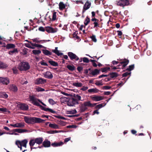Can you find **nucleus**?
<instances>
[{
  "label": "nucleus",
  "mask_w": 152,
  "mask_h": 152,
  "mask_svg": "<svg viewBox=\"0 0 152 152\" xmlns=\"http://www.w3.org/2000/svg\"><path fill=\"white\" fill-rule=\"evenodd\" d=\"M29 98L30 101H32V103L35 105L39 107L42 110H44L45 111H49L52 113H56V112L53 110L52 109L49 108H46L45 107L41 105L37 101L40 102L42 105L44 106H46V105L42 102L39 99L36 98L34 95L29 96Z\"/></svg>",
  "instance_id": "f257e3e1"
},
{
  "label": "nucleus",
  "mask_w": 152,
  "mask_h": 152,
  "mask_svg": "<svg viewBox=\"0 0 152 152\" xmlns=\"http://www.w3.org/2000/svg\"><path fill=\"white\" fill-rule=\"evenodd\" d=\"M24 118L25 122L28 124H34L35 123H42L45 121L39 118L34 117L26 116Z\"/></svg>",
  "instance_id": "f03ea898"
},
{
  "label": "nucleus",
  "mask_w": 152,
  "mask_h": 152,
  "mask_svg": "<svg viewBox=\"0 0 152 152\" xmlns=\"http://www.w3.org/2000/svg\"><path fill=\"white\" fill-rule=\"evenodd\" d=\"M30 66L29 63L26 62L22 61L18 65V68L20 71H26L30 68Z\"/></svg>",
  "instance_id": "7ed1b4c3"
},
{
  "label": "nucleus",
  "mask_w": 152,
  "mask_h": 152,
  "mask_svg": "<svg viewBox=\"0 0 152 152\" xmlns=\"http://www.w3.org/2000/svg\"><path fill=\"white\" fill-rule=\"evenodd\" d=\"M134 0H119L116 1L118 5L122 7L123 8L125 6L131 5Z\"/></svg>",
  "instance_id": "20e7f679"
},
{
  "label": "nucleus",
  "mask_w": 152,
  "mask_h": 152,
  "mask_svg": "<svg viewBox=\"0 0 152 152\" xmlns=\"http://www.w3.org/2000/svg\"><path fill=\"white\" fill-rule=\"evenodd\" d=\"M28 142V140L26 139H24L21 141L20 140H17L16 141V144L17 145L19 148H20V150H22V146L25 148L26 147L27 144Z\"/></svg>",
  "instance_id": "39448f33"
},
{
  "label": "nucleus",
  "mask_w": 152,
  "mask_h": 152,
  "mask_svg": "<svg viewBox=\"0 0 152 152\" xmlns=\"http://www.w3.org/2000/svg\"><path fill=\"white\" fill-rule=\"evenodd\" d=\"M118 60H119L120 61V64H121L122 65L121 66V69H125L126 66L128 65L129 63V60L127 59L124 58L121 59H117Z\"/></svg>",
  "instance_id": "423d86ee"
},
{
  "label": "nucleus",
  "mask_w": 152,
  "mask_h": 152,
  "mask_svg": "<svg viewBox=\"0 0 152 152\" xmlns=\"http://www.w3.org/2000/svg\"><path fill=\"white\" fill-rule=\"evenodd\" d=\"M68 56L70 59L72 61H77L79 60V58L75 54L72 52H69L68 53Z\"/></svg>",
  "instance_id": "0eeeda50"
},
{
  "label": "nucleus",
  "mask_w": 152,
  "mask_h": 152,
  "mask_svg": "<svg viewBox=\"0 0 152 152\" xmlns=\"http://www.w3.org/2000/svg\"><path fill=\"white\" fill-rule=\"evenodd\" d=\"M87 102H84L80 106V111L81 113L83 112L88 109L87 107H88Z\"/></svg>",
  "instance_id": "6e6552de"
},
{
  "label": "nucleus",
  "mask_w": 152,
  "mask_h": 152,
  "mask_svg": "<svg viewBox=\"0 0 152 152\" xmlns=\"http://www.w3.org/2000/svg\"><path fill=\"white\" fill-rule=\"evenodd\" d=\"M79 104L78 102L74 98H72L68 102L67 105L69 106H73L75 104Z\"/></svg>",
  "instance_id": "1a4fd4ad"
},
{
  "label": "nucleus",
  "mask_w": 152,
  "mask_h": 152,
  "mask_svg": "<svg viewBox=\"0 0 152 152\" xmlns=\"http://www.w3.org/2000/svg\"><path fill=\"white\" fill-rule=\"evenodd\" d=\"M91 5V3L89 1L87 0L84 4L82 11L83 14L88 9Z\"/></svg>",
  "instance_id": "9d476101"
},
{
  "label": "nucleus",
  "mask_w": 152,
  "mask_h": 152,
  "mask_svg": "<svg viewBox=\"0 0 152 152\" xmlns=\"http://www.w3.org/2000/svg\"><path fill=\"white\" fill-rule=\"evenodd\" d=\"M47 82V80L42 78H38L35 81L34 83L35 85H38L40 84H43Z\"/></svg>",
  "instance_id": "9b49d317"
},
{
  "label": "nucleus",
  "mask_w": 152,
  "mask_h": 152,
  "mask_svg": "<svg viewBox=\"0 0 152 152\" xmlns=\"http://www.w3.org/2000/svg\"><path fill=\"white\" fill-rule=\"evenodd\" d=\"M91 98L94 101L98 102L103 100L104 97L102 96L94 95L91 96Z\"/></svg>",
  "instance_id": "f8f14e48"
},
{
  "label": "nucleus",
  "mask_w": 152,
  "mask_h": 152,
  "mask_svg": "<svg viewBox=\"0 0 152 152\" xmlns=\"http://www.w3.org/2000/svg\"><path fill=\"white\" fill-rule=\"evenodd\" d=\"M91 21L94 22L93 24L94 25V28H95L96 27H99L101 28V27L100 26V24L99 23V20L98 19H97L95 18H93L91 19Z\"/></svg>",
  "instance_id": "ddd939ff"
},
{
  "label": "nucleus",
  "mask_w": 152,
  "mask_h": 152,
  "mask_svg": "<svg viewBox=\"0 0 152 152\" xmlns=\"http://www.w3.org/2000/svg\"><path fill=\"white\" fill-rule=\"evenodd\" d=\"M9 83V80L8 78L0 77V83L4 85H7Z\"/></svg>",
  "instance_id": "4468645a"
},
{
  "label": "nucleus",
  "mask_w": 152,
  "mask_h": 152,
  "mask_svg": "<svg viewBox=\"0 0 152 152\" xmlns=\"http://www.w3.org/2000/svg\"><path fill=\"white\" fill-rule=\"evenodd\" d=\"M45 31L48 33H54L57 31V29L56 28H54L52 27L48 26L46 27Z\"/></svg>",
  "instance_id": "2eb2a0df"
},
{
  "label": "nucleus",
  "mask_w": 152,
  "mask_h": 152,
  "mask_svg": "<svg viewBox=\"0 0 152 152\" xmlns=\"http://www.w3.org/2000/svg\"><path fill=\"white\" fill-rule=\"evenodd\" d=\"M44 77L48 79H52L53 76L52 74L50 72L47 71L46 72L43 73Z\"/></svg>",
  "instance_id": "dca6fc26"
},
{
  "label": "nucleus",
  "mask_w": 152,
  "mask_h": 152,
  "mask_svg": "<svg viewBox=\"0 0 152 152\" xmlns=\"http://www.w3.org/2000/svg\"><path fill=\"white\" fill-rule=\"evenodd\" d=\"M51 143L50 141L45 140L44 141L42 142V146L45 148H48L50 147Z\"/></svg>",
  "instance_id": "f3484780"
},
{
  "label": "nucleus",
  "mask_w": 152,
  "mask_h": 152,
  "mask_svg": "<svg viewBox=\"0 0 152 152\" xmlns=\"http://www.w3.org/2000/svg\"><path fill=\"white\" fill-rule=\"evenodd\" d=\"M19 107L21 110H27L28 109V106L24 103L20 104Z\"/></svg>",
  "instance_id": "a211bd4d"
},
{
  "label": "nucleus",
  "mask_w": 152,
  "mask_h": 152,
  "mask_svg": "<svg viewBox=\"0 0 152 152\" xmlns=\"http://www.w3.org/2000/svg\"><path fill=\"white\" fill-rule=\"evenodd\" d=\"M12 131L14 132H17L18 133H21L25 132H28V130L26 129H13L12 130Z\"/></svg>",
  "instance_id": "6ab92c4d"
},
{
  "label": "nucleus",
  "mask_w": 152,
  "mask_h": 152,
  "mask_svg": "<svg viewBox=\"0 0 152 152\" xmlns=\"http://www.w3.org/2000/svg\"><path fill=\"white\" fill-rule=\"evenodd\" d=\"M18 90L17 87L15 85H10V91L14 93L17 92Z\"/></svg>",
  "instance_id": "aec40b11"
},
{
  "label": "nucleus",
  "mask_w": 152,
  "mask_h": 152,
  "mask_svg": "<svg viewBox=\"0 0 152 152\" xmlns=\"http://www.w3.org/2000/svg\"><path fill=\"white\" fill-rule=\"evenodd\" d=\"M100 70V69L99 70L97 69H94V70L92 71L91 72L89 73V74L93 76L97 75L99 74Z\"/></svg>",
  "instance_id": "412c9836"
},
{
  "label": "nucleus",
  "mask_w": 152,
  "mask_h": 152,
  "mask_svg": "<svg viewBox=\"0 0 152 152\" xmlns=\"http://www.w3.org/2000/svg\"><path fill=\"white\" fill-rule=\"evenodd\" d=\"M108 76H110L111 79H114L117 77L118 76V74L116 72H110L108 75Z\"/></svg>",
  "instance_id": "4be33fe9"
},
{
  "label": "nucleus",
  "mask_w": 152,
  "mask_h": 152,
  "mask_svg": "<svg viewBox=\"0 0 152 152\" xmlns=\"http://www.w3.org/2000/svg\"><path fill=\"white\" fill-rule=\"evenodd\" d=\"M36 143L39 145L42 143L43 139L42 137H39V138H37L34 139Z\"/></svg>",
  "instance_id": "5701e85b"
},
{
  "label": "nucleus",
  "mask_w": 152,
  "mask_h": 152,
  "mask_svg": "<svg viewBox=\"0 0 152 152\" xmlns=\"http://www.w3.org/2000/svg\"><path fill=\"white\" fill-rule=\"evenodd\" d=\"M58 47H55V50H52V52L55 53L58 56L63 55V53L59 52V51L58 50Z\"/></svg>",
  "instance_id": "b1692460"
},
{
  "label": "nucleus",
  "mask_w": 152,
  "mask_h": 152,
  "mask_svg": "<svg viewBox=\"0 0 152 152\" xmlns=\"http://www.w3.org/2000/svg\"><path fill=\"white\" fill-rule=\"evenodd\" d=\"M48 62L51 65L53 66H58V64L57 62L53 61L51 59L49 60Z\"/></svg>",
  "instance_id": "393cba45"
},
{
  "label": "nucleus",
  "mask_w": 152,
  "mask_h": 152,
  "mask_svg": "<svg viewBox=\"0 0 152 152\" xmlns=\"http://www.w3.org/2000/svg\"><path fill=\"white\" fill-rule=\"evenodd\" d=\"M59 8L60 10L64 9L66 7V5L62 2H61L59 4Z\"/></svg>",
  "instance_id": "a878e982"
},
{
  "label": "nucleus",
  "mask_w": 152,
  "mask_h": 152,
  "mask_svg": "<svg viewBox=\"0 0 152 152\" xmlns=\"http://www.w3.org/2000/svg\"><path fill=\"white\" fill-rule=\"evenodd\" d=\"M39 38H36L34 39H32V40L34 42H36L37 43H40V42L42 41H44L45 42H49L50 41V40H39L38 39Z\"/></svg>",
  "instance_id": "bb28decb"
},
{
  "label": "nucleus",
  "mask_w": 152,
  "mask_h": 152,
  "mask_svg": "<svg viewBox=\"0 0 152 152\" xmlns=\"http://www.w3.org/2000/svg\"><path fill=\"white\" fill-rule=\"evenodd\" d=\"M63 143L62 142H54L52 143L51 145L53 147H56L61 145Z\"/></svg>",
  "instance_id": "cd10ccee"
},
{
  "label": "nucleus",
  "mask_w": 152,
  "mask_h": 152,
  "mask_svg": "<svg viewBox=\"0 0 152 152\" xmlns=\"http://www.w3.org/2000/svg\"><path fill=\"white\" fill-rule=\"evenodd\" d=\"M36 143L34 139L31 140L29 142V144L30 146L31 150L32 151L33 149V146Z\"/></svg>",
  "instance_id": "c85d7f7f"
},
{
  "label": "nucleus",
  "mask_w": 152,
  "mask_h": 152,
  "mask_svg": "<svg viewBox=\"0 0 152 152\" xmlns=\"http://www.w3.org/2000/svg\"><path fill=\"white\" fill-rule=\"evenodd\" d=\"M7 67V65L6 64L0 61V69L6 68Z\"/></svg>",
  "instance_id": "c756f323"
},
{
  "label": "nucleus",
  "mask_w": 152,
  "mask_h": 152,
  "mask_svg": "<svg viewBox=\"0 0 152 152\" xmlns=\"http://www.w3.org/2000/svg\"><path fill=\"white\" fill-rule=\"evenodd\" d=\"M42 53L45 55L50 56L52 54L51 52L45 49H43L42 50Z\"/></svg>",
  "instance_id": "7c9ffc66"
},
{
  "label": "nucleus",
  "mask_w": 152,
  "mask_h": 152,
  "mask_svg": "<svg viewBox=\"0 0 152 152\" xmlns=\"http://www.w3.org/2000/svg\"><path fill=\"white\" fill-rule=\"evenodd\" d=\"M106 104V103H102L101 104H99L97 105L95 107V109H99L103 107Z\"/></svg>",
  "instance_id": "2f4dec72"
},
{
  "label": "nucleus",
  "mask_w": 152,
  "mask_h": 152,
  "mask_svg": "<svg viewBox=\"0 0 152 152\" xmlns=\"http://www.w3.org/2000/svg\"><path fill=\"white\" fill-rule=\"evenodd\" d=\"M49 126L51 128L55 129H59V126L55 124H53L50 123L49 125Z\"/></svg>",
  "instance_id": "473e14b6"
},
{
  "label": "nucleus",
  "mask_w": 152,
  "mask_h": 152,
  "mask_svg": "<svg viewBox=\"0 0 152 152\" xmlns=\"http://www.w3.org/2000/svg\"><path fill=\"white\" fill-rule=\"evenodd\" d=\"M66 67L69 70H70L71 71H73L75 70V67L73 65H67L66 66Z\"/></svg>",
  "instance_id": "72a5a7b5"
},
{
  "label": "nucleus",
  "mask_w": 152,
  "mask_h": 152,
  "mask_svg": "<svg viewBox=\"0 0 152 152\" xmlns=\"http://www.w3.org/2000/svg\"><path fill=\"white\" fill-rule=\"evenodd\" d=\"M99 90L96 88H92L88 89V91L90 93L94 92V93H97L99 92Z\"/></svg>",
  "instance_id": "f704fd0d"
},
{
  "label": "nucleus",
  "mask_w": 152,
  "mask_h": 152,
  "mask_svg": "<svg viewBox=\"0 0 152 152\" xmlns=\"http://www.w3.org/2000/svg\"><path fill=\"white\" fill-rule=\"evenodd\" d=\"M18 51L17 48H14L12 49H10V54H11V53L12 54L18 53Z\"/></svg>",
  "instance_id": "c9c22d12"
},
{
  "label": "nucleus",
  "mask_w": 152,
  "mask_h": 152,
  "mask_svg": "<svg viewBox=\"0 0 152 152\" xmlns=\"http://www.w3.org/2000/svg\"><path fill=\"white\" fill-rule=\"evenodd\" d=\"M32 53L35 55H38L41 53V51L39 50H32Z\"/></svg>",
  "instance_id": "e433bc0d"
},
{
  "label": "nucleus",
  "mask_w": 152,
  "mask_h": 152,
  "mask_svg": "<svg viewBox=\"0 0 152 152\" xmlns=\"http://www.w3.org/2000/svg\"><path fill=\"white\" fill-rule=\"evenodd\" d=\"M134 64L129 65V67L126 69V71H130L134 69Z\"/></svg>",
  "instance_id": "4c0bfd02"
},
{
  "label": "nucleus",
  "mask_w": 152,
  "mask_h": 152,
  "mask_svg": "<svg viewBox=\"0 0 152 152\" xmlns=\"http://www.w3.org/2000/svg\"><path fill=\"white\" fill-rule=\"evenodd\" d=\"M72 85L76 87H81L82 86V84L81 83L77 82L73 83Z\"/></svg>",
  "instance_id": "58836bf2"
},
{
  "label": "nucleus",
  "mask_w": 152,
  "mask_h": 152,
  "mask_svg": "<svg viewBox=\"0 0 152 152\" xmlns=\"http://www.w3.org/2000/svg\"><path fill=\"white\" fill-rule=\"evenodd\" d=\"M90 20L89 18L87 16L85 19V20L84 22V24L85 26H87L90 23Z\"/></svg>",
  "instance_id": "ea45409f"
},
{
  "label": "nucleus",
  "mask_w": 152,
  "mask_h": 152,
  "mask_svg": "<svg viewBox=\"0 0 152 152\" xmlns=\"http://www.w3.org/2000/svg\"><path fill=\"white\" fill-rule=\"evenodd\" d=\"M74 98L78 102L79 100H81V97L78 94H74Z\"/></svg>",
  "instance_id": "a19ab883"
},
{
  "label": "nucleus",
  "mask_w": 152,
  "mask_h": 152,
  "mask_svg": "<svg viewBox=\"0 0 152 152\" xmlns=\"http://www.w3.org/2000/svg\"><path fill=\"white\" fill-rule=\"evenodd\" d=\"M0 95H1V96L4 98H7L8 97V95L6 93L4 92H3L1 93L0 94Z\"/></svg>",
  "instance_id": "79ce46f5"
},
{
  "label": "nucleus",
  "mask_w": 152,
  "mask_h": 152,
  "mask_svg": "<svg viewBox=\"0 0 152 152\" xmlns=\"http://www.w3.org/2000/svg\"><path fill=\"white\" fill-rule=\"evenodd\" d=\"M88 104V107H92L96 106L97 104L96 103H95L94 104H91V103L90 101L87 102Z\"/></svg>",
  "instance_id": "37998d69"
},
{
  "label": "nucleus",
  "mask_w": 152,
  "mask_h": 152,
  "mask_svg": "<svg viewBox=\"0 0 152 152\" xmlns=\"http://www.w3.org/2000/svg\"><path fill=\"white\" fill-rule=\"evenodd\" d=\"M95 84L97 86H102L103 85L102 82V81H96Z\"/></svg>",
  "instance_id": "c03bdc74"
},
{
  "label": "nucleus",
  "mask_w": 152,
  "mask_h": 152,
  "mask_svg": "<svg viewBox=\"0 0 152 152\" xmlns=\"http://www.w3.org/2000/svg\"><path fill=\"white\" fill-rule=\"evenodd\" d=\"M90 38L93 42H97V39L96 38V36L95 35L92 34V36L90 37Z\"/></svg>",
  "instance_id": "a18cd8bd"
},
{
  "label": "nucleus",
  "mask_w": 152,
  "mask_h": 152,
  "mask_svg": "<svg viewBox=\"0 0 152 152\" xmlns=\"http://www.w3.org/2000/svg\"><path fill=\"white\" fill-rule=\"evenodd\" d=\"M68 113L70 114H74L77 113V111L76 110H71L68 111Z\"/></svg>",
  "instance_id": "49530a36"
},
{
  "label": "nucleus",
  "mask_w": 152,
  "mask_h": 152,
  "mask_svg": "<svg viewBox=\"0 0 152 152\" xmlns=\"http://www.w3.org/2000/svg\"><path fill=\"white\" fill-rule=\"evenodd\" d=\"M56 12H54L53 13L52 16V21H54L56 19Z\"/></svg>",
  "instance_id": "de8ad7c7"
},
{
  "label": "nucleus",
  "mask_w": 152,
  "mask_h": 152,
  "mask_svg": "<svg viewBox=\"0 0 152 152\" xmlns=\"http://www.w3.org/2000/svg\"><path fill=\"white\" fill-rule=\"evenodd\" d=\"M49 103L51 105H54L56 104L55 102L52 99H50L48 100Z\"/></svg>",
  "instance_id": "09e8293b"
},
{
  "label": "nucleus",
  "mask_w": 152,
  "mask_h": 152,
  "mask_svg": "<svg viewBox=\"0 0 152 152\" xmlns=\"http://www.w3.org/2000/svg\"><path fill=\"white\" fill-rule=\"evenodd\" d=\"M36 90L38 92L43 91H45L44 89L42 88L41 87H38L36 88Z\"/></svg>",
  "instance_id": "8fccbe9b"
},
{
  "label": "nucleus",
  "mask_w": 152,
  "mask_h": 152,
  "mask_svg": "<svg viewBox=\"0 0 152 152\" xmlns=\"http://www.w3.org/2000/svg\"><path fill=\"white\" fill-rule=\"evenodd\" d=\"M83 62L85 63H88L89 61L88 59L86 57H83Z\"/></svg>",
  "instance_id": "3c124183"
},
{
  "label": "nucleus",
  "mask_w": 152,
  "mask_h": 152,
  "mask_svg": "<svg viewBox=\"0 0 152 152\" xmlns=\"http://www.w3.org/2000/svg\"><path fill=\"white\" fill-rule=\"evenodd\" d=\"M131 72H126L125 73H123L122 75V76L123 77H126L128 75H129L131 74Z\"/></svg>",
  "instance_id": "603ef678"
},
{
  "label": "nucleus",
  "mask_w": 152,
  "mask_h": 152,
  "mask_svg": "<svg viewBox=\"0 0 152 152\" xmlns=\"http://www.w3.org/2000/svg\"><path fill=\"white\" fill-rule=\"evenodd\" d=\"M111 88V87L108 86H103L102 89L104 90H108Z\"/></svg>",
  "instance_id": "864d4df0"
},
{
  "label": "nucleus",
  "mask_w": 152,
  "mask_h": 152,
  "mask_svg": "<svg viewBox=\"0 0 152 152\" xmlns=\"http://www.w3.org/2000/svg\"><path fill=\"white\" fill-rule=\"evenodd\" d=\"M17 127L22 128L24 126V125L21 123H18Z\"/></svg>",
  "instance_id": "5fc2aeb1"
},
{
  "label": "nucleus",
  "mask_w": 152,
  "mask_h": 152,
  "mask_svg": "<svg viewBox=\"0 0 152 152\" xmlns=\"http://www.w3.org/2000/svg\"><path fill=\"white\" fill-rule=\"evenodd\" d=\"M77 127V126L75 125H69L67 126V128H76Z\"/></svg>",
  "instance_id": "6e6d98bb"
},
{
  "label": "nucleus",
  "mask_w": 152,
  "mask_h": 152,
  "mask_svg": "<svg viewBox=\"0 0 152 152\" xmlns=\"http://www.w3.org/2000/svg\"><path fill=\"white\" fill-rule=\"evenodd\" d=\"M27 48H25L23 49V54L24 55H26L27 53Z\"/></svg>",
  "instance_id": "4d7b16f0"
},
{
  "label": "nucleus",
  "mask_w": 152,
  "mask_h": 152,
  "mask_svg": "<svg viewBox=\"0 0 152 152\" xmlns=\"http://www.w3.org/2000/svg\"><path fill=\"white\" fill-rule=\"evenodd\" d=\"M83 68L81 66H78L77 68V69L79 72H80L83 70Z\"/></svg>",
  "instance_id": "13d9d810"
},
{
  "label": "nucleus",
  "mask_w": 152,
  "mask_h": 152,
  "mask_svg": "<svg viewBox=\"0 0 152 152\" xmlns=\"http://www.w3.org/2000/svg\"><path fill=\"white\" fill-rule=\"evenodd\" d=\"M12 70L13 71V73L14 74H16L17 73V72H18V70L17 69V68L16 67H15L13 68L12 69Z\"/></svg>",
  "instance_id": "bf43d9fd"
},
{
  "label": "nucleus",
  "mask_w": 152,
  "mask_h": 152,
  "mask_svg": "<svg viewBox=\"0 0 152 152\" xmlns=\"http://www.w3.org/2000/svg\"><path fill=\"white\" fill-rule=\"evenodd\" d=\"M60 132V131H58L51 130V131H50L49 133H51V134H55V133H58Z\"/></svg>",
  "instance_id": "052dcab7"
},
{
  "label": "nucleus",
  "mask_w": 152,
  "mask_h": 152,
  "mask_svg": "<svg viewBox=\"0 0 152 152\" xmlns=\"http://www.w3.org/2000/svg\"><path fill=\"white\" fill-rule=\"evenodd\" d=\"M38 29L39 31H43V32L45 31V29L42 26L40 27Z\"/></svg>",
  "instance_id": "680f3d73"
},
{
  "label": "nucleus",
  "mask_w": 152,
  "mask_h": 152,
  "mask_svg": "<svg viewBox=\"0 0 152 152\" xmlns=\"http://www.w3.org/2000/svg\"><path fill=\"white\" fill-rule=\"evenodd\" d=\"M112 63L113 64V65H117L119 63L120 64V62H119V61H116L114 60L112 61Z\"/></svg>",
  "instance_id": "e2e57ef3"
},
{
  "label": "nucleus",
  "mask_w": 152,
  "mask_h": 152,
  "mask_svg": "<svg viewBox=\"0 0 152 152\" xmlns=\"http://www.w3.org/2000/svg\"><path fill=\"white\" fill-rule=\"evenodd\" d=\"M40 64L42 65L45 66H48V64L46 63L45 62H43V61L41 62H40Z\"/></svg>",
  "instance_id": "0e129e2a"
},
{
  "label": "nucleus",
  "mask_w": 152,
  "mask_h": 152,
  "mask_svg": "<svg viewBox=\"0 0 152 152\" xmlns=\"http://www.w3.org/2000/svg\"><path fill=\"white\" fill-rule=\"evenodd\" d=\"M100 70L102 72H107V69H106V67L104 68H102Z\"/></svg>",
  "instance_id": "69168bd1"
},
{
  "label": "nucleus",
  "mask_w": 152,
  "mask_h": 152,
  "mask_svg": "<svg viewBox=\"0 0 152 152\" xmlns=\"http://www.w3.org/2000/svg\"><path fill=\"white\" fill-rule=\"evenodd\" d=\"M15 46L14 44L10 43V49L15 48Z\"/></svg>",
  "instance_id": "338daca9"
},
{
  "label": "nucleus",
  "mask_w": 152,
  "mask_h": 152,
  "mask_svg": "<svg viewBox=\"0 0 152 152\" xmlns=\"http://www.w3.org/2000/svg\"><path fill=\"white\" fill-rule=\"evenodd\" d=\"M88 89V87H85L83 86L81 89V90L83 91H85L86 90Z\"/></svg>",
  "instance_id": "774afa93"
}]
</instances>
